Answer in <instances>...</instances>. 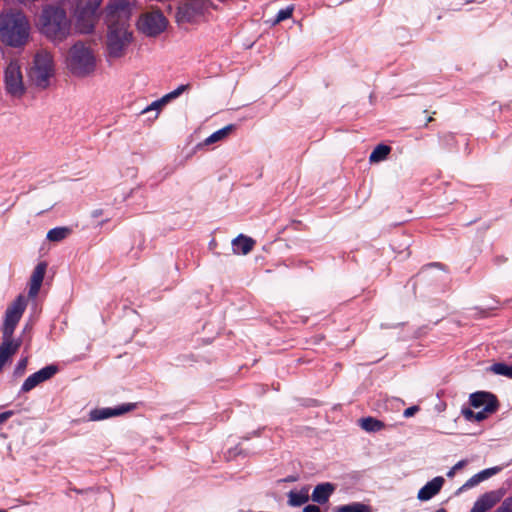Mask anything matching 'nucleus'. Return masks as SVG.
<instances>
[{
    "label": "nucleus",
    "mask_w": 512,
    "mask_h": 512,
    "mask_svg": "<svg viewBox=\"0 0 512 512\" xmlns=\"http://www.w3.org/2000/svg\"><path fill=\"white\" fill-rule=\"evenodd\" d=\"M131 15L132 6L128 0H110L105 7V22L108 28L106 45L111 58L123 57L132 42Z\"/></svg>",
    "instance_id": "1"
},
{
    "label": "nucleus",
    "mask_w": 512,
    "mask_h": 512,
    "mask_svg": "<svg viewBox=\"0 0 512 512\" xmlns=\"http://www.w3.org/2000/svg\"><path fill=\"white\" fill-rule=\"evenodd\" d=\"M36 26L46 38L61 42L70 34L71 21L62 6L46 4L37 17Z\"/></svg>",
    "instance_id": "2"
},
{
    "label": "nucleus",
    "mask_w": 512,
    "mask_h": 512,
    "mask_svg": "<svg viewBox=\"0 0 512 512\" xmlns=\"http://www.w3.org/2000/svg\"><path fill=\"white\" fill-rule=\"evenodd\" d=\"M30 23L22 11L0 14V39L7 46L22 47L29 38Z\"/></svg>",
    "instance_id": "3"
},
{
    "label": "nucleus",
    "mask_w": 512,
    "mask_h": 512,
    "mask_svg": "<svg viewBox=\"0 0 512 512\" xmlns=\"http://www.w3.org/2000/svg\"><path fill=\"white\" fill-rule=\"evenodd\" d=\"M71 3L75 27L82 34L92 33L99 19V8L103 0H61Z\"/></svg>",
    "instance_id": "4"
},
{
    "label": "nucleus",
    "mask_w": 512,
    "mask_h": 512,
    "mask_svg": "<svg viewBox=\"0 0 512 512\" xmlns=\"http://www.w3.org/2000/svg\"><path fill=\"white\" fill-rule=\"evenodd\" d=\"M67 67L73 75L84 77L95 69V58L90 50L82 42L74 44L68 54Z\"/></svg>",
    "instance_id": "5"
},
{
    "label": "nucleus",
    "mask_w": 512,
    "mask_h": 512,
    "mask_svg": "<svg viewBox=\"0 0 512 512\" xmlns=\"http://www.w3.org/2000/svg\"><path fill=\"white\" fill-rule=\"evenodd\" d=\"M54 75V64L52 55L45 50L38 51L33 60L28 76L33 85L40 89H46L50 79Z\"/></svg>",
    "instance_id": "6"
},
{
    "label": "nucleus",
    "mask_w": 512,
    "mask_h": 512,
    "mask_svg": "<svg viewBox=\"0 0 512 512\" xmlns=\"http://www.w3.org/2000/svg\"><path fill=\"white\" fill-rule=\"evenodd\" d=\"M168 20L160 10L143 13L137 22L139 31L149 37H156L167 28Z\"/></svg>",
    "instance_id": "7"
},
{
    "label": "nucleus",
    "mask_w": 512,
    "mask_h": 512,
    "mask_svg": "<svg viewBox=\"0 0 512 512\" xmlns=\"http://www.w3.org/2000/svg\"><path fill=\"white\" fill-rule=\"evenodd\" d=\"M6 92L15 98H21L26 88L23 81L21 66L17 60H11L4 71Z\"/></svg>",
    "instance_id": "8"
},
{
    "label": "nucleus",
    "mask_w": 512,
    "mask_h": 512,
    "mask_svg": "<svg viewBox=\"0 0 512 512\" xmlns=\"http://www.w3.org/2000/svg\"><path fill=\"white\" fill-rule=\"evenodd\" d=\"M209 0H184L177 9L176 21L178 24L195 23L203 16L208 8Z\"/></svg>",
    "instance_id": "9"
},
{
    "label": "nucleus",
    "mask_w": 512,
    "mask_h": 512,
    "mask_svg": "<svg viewBox=\"0 0 512 512\" xmlns=\"http://www.w3.org/2000/svg\"><path fill=\"white\" fill-rule=\"evenodd\" d=\"M58 371L59 367L56 364L44 366L43 368L31 374L25 379L20 388L19 394L31 391L42 382L51 379Z\"/></svg>",
    "instance_id": "10"
},
{
    "label": "nucleus",
    "mask_w": 512,
    "mask_h": 512,
    "mask_svg": "<svg viewBox=\"0 0 512 512\" xmlns=\"http://www.w3.org/2000/svg\"><path fill=\"white\" fill-rule=\"evenodd\" d=\"M137 408V403H122L115 407L95 408L89 412L90 421H101L131 412Z\"/></svg>",
    "instance_id": "11"
},
{
    "label": "nucleus",
    "mask_w": 512,
    "mask_h": 512,
    "mask_svg": "<svg viewBox=\"0 0 512 512\" xmlns=\"http://www.w3.org/2000/svg\"><path fill=\"white\" fill-rule=\"evenodd\" d=\"M506 491L503 488L491 490L482 494L475 502L470 512H486L499 503Z\"/></svg>",
    "instance_id": "12"
},
{
    "label": "nucleus",
    "mask_w": 512,
    "mask_h": 512,
    "mask_svg": "<svg viewBox=\"0 0 512 512\" xmlns=\"http://www.w3.org/2000/svg\"><path fill=\"white\" fill-rule=\"evenodd\" d=\"M47 269L46 262H39L34 268L29 282L28 298L32 299L34 305H36V297L41 288L45 273Z\"/></svg>",
    "instance_id": "13"
},
{
    "label": "nucleus",
    "mask_w": 512,
    "mask_h": 512,
    "mask_svg": "<svg viewBox=\"0 0 512 512\" xmlns=\"http://www.w3.org/2000/svg\"><path fill=\"white\" fill-rule=\"evenodd\" d=\"M469 404L475 409L480 407H487L489 404L493 405V410H498L500 402L495 394L489 391H476L470 394Z\"/></svg>",
    "instance_id": "14"
},
{
    "label": "nucleus",
    "mask_w": 512,
    "mask_h": 512,
    "mask_svg": "<svg viewBox=\"0 0 512 512\" xmlns=\"http://www.w3.org/2000/svg\"><path fill=\"white\" fill-rule=\"evenodd\" d=\"M444 482L445 480L442 476L434 477L420 488L417 498L420 501H429L440 492Z\"/></svg>",
    "instance_id": "15"
},
{
    "label": "nucleus",
    "mask_w": 512,
    "mask_h": 512,
    "mask_svg": "<svg viewBox=\"0 0 512 512\" xmlns=\"http://www.w3.org/2000/svg\"><path fill=\"white\" fill-rule=\"evenodd\" d=\"M502 470L501 466H494L490 468L483 469L478 473L474 474L471 478H469L458 490V492L465 491L473 488L484 480L489 479L490 477L498 474Z\"/></svg>",
    "instance_id": "16"
},
{
    "label": "nucleus",
    "mask_w": 512,
    "mask_h": 512,
    "mask_svg": "<svg viewBox=\"0 0 512 512\" xmlns=\"http://www.w3.org/2000/svg\"><path fill=\"white\" fill-rule=\"evenodd\" d=\"M335 491V485L331 482L317 484L311 494V500L319 505H324L329 501L330 496Z\"/></svg>",
    "instance_id": "17"
},
{
    "label": "nucleus",
    "mask_w": 512,
    "mask_h": 512,
    "mask_svg": "<svg viewBox=\"0 0 512 512\" xmlns=\"http://www.w3.org/2000/svg\"><path fill=\"white\" fill-rule=\"evenodd\" d=\"M28 298L19 295L6 309L5 320H19L27 306Z\"/></svg>",
    "instance_id": "18"
},
{
    "label": "nucleus",
    "mask_w": 512,
    "mask_h": 512,
    "mask_svg": "<svg viewBox=\"0 0 512 512\" xmlns=\"http://www.w3.org/2000/svg\"><path fill=\"white\" fill-rule=\"evenodd\" d=\"M309 490L310 487L308 485H305L301 487L300 490L292 489L287 493V503L291 507H300L304 504H306L309 499Z\"/></svg>",
    "instance_id": "19"
},
{
    "label": "nucleus",
    "mask_w": 512,
    "mask_h": 512,
    "mask_svg": "<svg viewBox=\"0 0 512 512\" xmlns=\"http://www.w3.org/2000/svg\"><path fill=\"white\" fill-rule=\"evenodd\" d=\"M233 250L235 253L248 254L254 247L255 241L245 235L237 236L233 241Z\"/></svg>",
    "instance_id": "20"
},
{
    "label": "nucleus",
    "mask_w": 512,
    "mask_h": 512,
    "mask_svg": "<svg viewBox=\"0 0 512 512\" xmlns=\"http://www.w3.org/2000/svg\"><path fill=\"white\" fill-rule=\"evenodd\" d=\"M359 426L366 432L376 433L385 428V423L375 417L366 416L359 419Z\"/></svg>",
    "instance_id": "21"
},
{
    "label": "nucleus",
    "mask_w": 512,
    "mask_h": 512,
    "mask_svg": "<svg viewBox=\"0 0 512 512\" xmlns=\"http://www.w3.org/2000/svg\"><path fill=\"white\" fill-rule=\"evenodd\" d=\"M332 512H372L370 505L362 502H352L345 505L336 506Z\"/></svg>",
    "instance_id": "22"
},
{
    "label": "nucleus",
    "mask_w": 512,
    "mask_h": 512,
    "mask_svg": "<svg viewBox=\"0 0 512 512\" xmlns=\"http://www.w3.org/2000/svg\"><path fill=\"white\" fill-rule=\"evenodd\" d=\"M20 346L21 342H2L0 345V360L7 363Z\"/></svg>",
    "instance_id": "23"
},
{
    "label": "nucleus",
    "mask_w": 512,
    "mask_h": 512,
    "mask_svg": "<svg viewBox=\"0 0 512 512\" xmlns=\"http://www.w3.org/2000/svg\"><path fill=\"white\" fill-rule=\"evenodd\" d=\"M20 346L21 342H2L0 345V360L7 363Z\"/></svg>",
    "instance_id": "24"
},
{
    "label": "nucleus",
    "mask_w": 512,
    "mask_h": 512,
    "mask_svg": "<svg viewBox=\"0 0 512 512\" xmlns=\"http://www.w3.org/2000/svg\"><path fill=\"white\" fill-rule=\"evenodd\" d=\"M235 129V126L233 124H229L214 133H212L209 137H207L204 141L205 145H210L213 143H216L218 141L223 140L226 138L233 130Z\"/></svg>",
    "instance_id": "25"
},
{
    "label": "nucleus",
    "mask_w": 512,
    "mask_h": 512,
    "mask_svg": "<svg viewBox=\"0 0 512 512\" xmlns=\"http://www.w3.org/2000/svg\"><path fill=\"white\" fill-rule=\"evenodd\" d=\"M391 151V147L384 144L377 145L374 150L371 152L369 156V161L371 163H378L387 158Z\"/></svg>",
    "instance_id": "26"
},
{
    "label": "nucleus",
    "mask_w": 512,
    "mask_h": 512,
    "mask_svg": "<svg viewBox=\"0 0 512 512\" xmlns=\"http://www.w3.org/2000/svg\"><path fill=\"white\" fill-rule=\"evenodd\" d=\"M19 322H3L1 327L2 342H21V339H14L13 334Z\"/></svg>",
    "instance_id": "27"
},
{
    "label": "nucleus",
    "mask_w": 512,
    "mask_h": 512,
    "mask_svg": "<svg viewBox=\"0 0 512 512\" xmlns=\"http://www.w3.org/2000/svg\"><path fill=\"white\" fill-rule=\"evenodd\" d=\"M71 233L68 227H56L48 231L47 239L51 242H60L67 238Z\"/></svg>",
    "instance_id": "28"
},
{
    "label": "nucleus",
    "mask_w": 512,
    "mask_h": 512,
    "mask_svg": "<svg viewBox=\"0 0 512 512\" xmlns=\"http://www.w3.org/2000/svg\"><path fill=\"white\" fill-rule=\"evenodd\" d=\"M489 371L512 379V365L505 362H496L489 367Z\"/></svg>",
    "instance_id": "29"
},
{
    "label": "nucleus",
    "mask_w": 512,
    "mask_h": 512,
    "mask_svg": "<svg viewBox=\"0 0 512 512\" xmlns=\"http://www.w3.org/2000/svg\"><path fill=\"white\" fill-rule=\"evenodd\" d=\"M168 100L166 99L165 96L161 97L160 99L152 102L150 105H148L146 108H144L140 114H146L150 111H156V114L154 116L153 119H157L158 118V115L160 113V111L162 110V108L168 104Z\"/></svg>",
    "instance_id": "30"
},
{
    "label": "nucleus",
    "mask_w": 512,
    "mask_h": 512,
    "mask_svg": "<svg viewBox=\"0 0 512 512\" xmlns=\"http://www.w3.org/2000/svg\"><path fill=\"white\" fill-rule=\"evenodd\" d=\"M493 405L489 404L487 407L482 408V410L475 412L474 422L480 423L488 418L489 415L497 412L498 410H493Z\"/></svg>",
    "instance_id": "31"
},
{
    "label": "nucleus",
    "mask_w": 512,
    "mask_h": 512,
    "mask_svg": "<svg viewBox=\"0 0 512 512\" xmlns=\"http://www.w3.org/2000/svg\"><path fill=\"white\" fill-rule=\"evenodd\" d=\"M293 11V6H288L284 9L279 10L276 15L275 23H280L281 21L289 19L290 17H292Z\"/></svg>",
    "instance_id": "32"
},
{
    "label": "nucleus",
    "mask_w": 512,
    "mask_h": 512,
    "mask_svg": "<svg viewBox=\"0 0 512 512\" xmlns=\"http://www.w3.org/2000/svg\"><path fill=\"white\" fill-rule=\"evenodd\" d=\"M27 364H28V359L26 357L19 359L17 364L15 365V368L13 371L14 377H16V378L21 377L25 373Z\"/></svg>",
    "instance_id": "33"
},
{
    "label": "nucleus",
    "mask_w": 512,
    "mask_h": 512,
    "mask_svg": "<svg viewBox=\"0 0 512 512\" xmlns=\"http://www.w3.org/2000/svg\"><path fill=\"white\" fill-rule=\"evenodd\" d=\"M189 88H190L189 84H183V85H180L175 90L171 91L170 93H167L164 96L166 97L168 102H170L173 99H176L177 97H179L184 91L188 90Z\"/></svg>",
    "instance_id": "34"
},
{
    "label": "nucleus",
    "mask_w": 512,
    "mask_h": 512,
    "mask_svg": "<svg viewBox=\"0 0 512 512\" xmlns=\"http://www.w3.org/2000/svg\"><path fill=\"white\" fill-rule=\"evenodd\" d=\"M189 88H190L189 84H183V85H180L175 90L171 91L170 93H167L164 96L166 97L168 102H170L173 99H176L177 97H179L184 91L188 90Z\"/></svg>",
    "instance_id": "35"
},
{
    "label": "nucleus",
    "mask_w": 512,
    "mask_h": 512,
    "mask_svg": "<svg viewBox=\"0 0 512 512\" xmlns=\"http://www.w3.org/2000/svg\"><path fill=\"white\" fill-rule=\"evenodd\" d=\"M189 88H190L189 84H183V85H180L175 90L171 91L170 93H167L164 96L166 97L168 102H170L173 99H176L177 97H179L184 91L188 90Z\"/></svg>",
    "instance_id": "36"
},
{
    "label": "nucleus",
    "mask_w": 512,
    "mask_h": 512,
    "mask_svg": "<svg viewBox=\"0 0 512 512\" xmlns=\"http://www.w3.org/2000/svg\"><path fill=\"white\" fill-rule=\"evenodd\" d=\"M495 510L497 512H512V494L505 498Z\"/></svg>",
    "instance_id": "37"
},
{
    "label": "nucleus",
    "mask_w": 512,
    "mask_h": 512,
    "mask_svg": "<svg viewBox=\"0 0 512 512\" xmlns=\"http://www.w3.org/2000/svg\"><path fill=\"white\" fill-rule=\"evenodd\" d=\"M467 464V461L466 460H460L458 461L448 472H447V477L451 478L454 476L455 472L458 471L459 469L463 468L465 465Z\"/></svg>",
    "instance_id": "38"
},
{
    "label": "nucleus",
    "mask_w": 512,
    "mask_h": 512,
    "mask_svg": "<svg viewBox=\"0 0 512 512\" xmlns=\"http://www.w3.org/2000/svg\"><path fill=\"white\" fill-rule=\"evenodd\" d=\"M461 414L464 416V418L467 420V421H471V422H474V414L475 412L469 408V407H463L462 410H461Z\"/></svg>",
    "instance_id": "39"
},
{
    "label": "nucleus",
    "mask_w": 512,
    "mask_h": 512,
    "mask_svg": "<svg viewBox=\"0 0 512 512\" xmlns=\"http://www.w3.org/2000/svg\"><path fill=\"white\" fill-rule=\"evenodd\" d=\"M419 410H420V407L418 405H412L404 410L403 416L405 418H410V417L414 416Z\"/></svg>",
    "instance_id": "40"
},
{
    "label": "nucleus",
    "mask_w": 512,
    "mask_h": 512,
    "mask_svg": "<svg viewBox=\"0 0 512 512\" xmlns=\"http://www.w3.org/2000/svg\"><path fill=\"white\" fill-rule=\"evenodd\" d=\"M302 512H323L321 508L316 504H307L302 509Z\"/></svg>",
    "instance_id": "41"
},
{
    "label": "nucleus",
    "mask_w": 512,
    "mask_h": 512,
    "mask_svg": "<svg viewBox=\"0 0 512 512\" xmlns=\"http://www.w3.org/2000/svg\"><path fill=\"white\" fill-rule=\"evenodd\" d=\"M14 415V411L7 410L2 413H0V424L8 420L10 417Z\"/></svg>",
    "instance_id": "42"
},
{
    "label": "nucleus",
    "mask_w": 512,
    "mask_h": 512,
    "mask_svg": "<svg viewBox=\"0 0 512 512\" xmlns=\"http://www.w3.org/2000/svg\"><path fill=\"white\" fill-rule=\"evenodd\" d=\"M298 479H299L298 475H288L282 481L290 483V482H296V481H298Z\"/></svg>",
    "instance_id": "43"
},
{
    "label": "nucleus",
    "mask_w": 512,
    "mask_h": 512,
    "mask_svg": "<svg viewBox=\"0 0 512 512\" xmlns=\"http://www.w3.org/2000/svg\"><path fill=\"white\" fill-rule=\"evenodd\" d=\"M446 408V404L443 403V402H440L438 403L436 406H435V410L438 411V412H442L444 411Z\"/></svg>",
    "instance_id": "44"
},
{
    "label": "nucleus",
    "mask_w": 512,
    "mask_h": 512,
    "mask_svg": "<svg viewBox=\"0 0 512 512\" xmlns=\"http://www.w3.org/2000/svg\"><path fill=\"white\" fill-rule=\"evenodd\" d=\"M318 405V401L316 399H308L306 406L315 407Z\"/></svg>",
    "instance_id": "45"
},
{
    "label": "nucleus",
    "mask_w": 512,
    "mask_h": 512,
    "mask_svg": "<svg viewBox=\"0 0 512 512\" xmlns=\"http://www.w3.org/2000/svg\"><path fill=\"white\" fill-rule=\"evenodd\" d=\"M427 266L429 267H438V268H441L442 267V264L439 263V262H434V263H430L428 264Z\"/></svg>",
    "instance_id": "46"
},
{
    "label": "nucleus",
    "mask_w": 512,
    "mask_h": 512,
    "mask_svg": "<svg viewBox=\"0 0 512 512\" xmlns=\"http://www.w3.org/2000/svg\"><path fill=\"white\" fill-rule=\"evenodd\" d=\"M5 364H6V362L0 360V372L2 371Z\"/></svg>",
    "instance_id": "47"
},
{
    "label": "nucleus",
    "mask_w": 512,
    "mask_h": 512,
    "mask_svg": "<svg viewBox=\"0 0 512 512\" xmlns=\"http://www.w3.org/2000/svg\"><path fill=\"white\" fill-rule=\"evenodd\" d=\"M432 121H433V117H431V116H430V117L427 119V122H426L425 126H427V124H428V123H430V122H432Z\"/></svg>",
    "instance_id": "48"
},
{
    "label": "nucleus",
    "mask_w": 512,
    "mask_h": 512,
    "mask_svg": "<svg viewBox=\"0 0 512 512\" xmlns=\"http://www.w3.org/2000/svg\"><path fill=\"white\" fill-rule=\"evenodd\" d=\"M435 512H448V511L444 508H440V509L436 510Z\"/></svg>",
    "instance_id": "49"
},
{
    "label": "nucleus",
    "mask_w": 512,
    "mask_h": 512,
    "mask_svg": "<svg viewBox=\"0 0 512 512\" xmlns=\"http://www.w3.org/2000/svg\"><path fill=\"white\" fill-rule=\"evenodd\" d=\"M381 328H382V329L389 328V325H387V324H381Z\"/></svg>",
    "instance_id": "50"
},
{
    "label": "nucleus",
    "mask_w": 512,
    "mask_h": 512,
    "mask_svg": "<svg viewBox=\"0 0 512 512\" xmlns=\"http://www.w3.org/2000/svg\"><path fill=\"white\" fill-rule=\"evenodd\" d=\"M0 512H6V510H0Z\"/></svg>",
    "instance_id": "51"
},
{
    "label": "nucleus",
    "mask_w": 512,
    "mask_h": 512,
    "mask_svg": "<svg viewBox=\"0 0 512 512\" xmlns=\"http://www.w3.org/2000/svg\"><path fill=\"white\" fill-rule=\"evenodd\" d=\"M494 512H497L496 510Z\"/></svg>",
    "instance_id": "52"
},
{
    "label": "nucleus",
    "mask_w": 512,
    "mask_h": 512,
    "mask_svg": "<svg viewBox=\"0 0 512 512\" xmlns=\"http://www.w3.org/2000/svg\"><path fill=\"white\" fill-rule=\"evenodd\" d=\"M6 512H8V511H6Z\"/></svg>",
    "instance_id": "53"
}]
</instances>
